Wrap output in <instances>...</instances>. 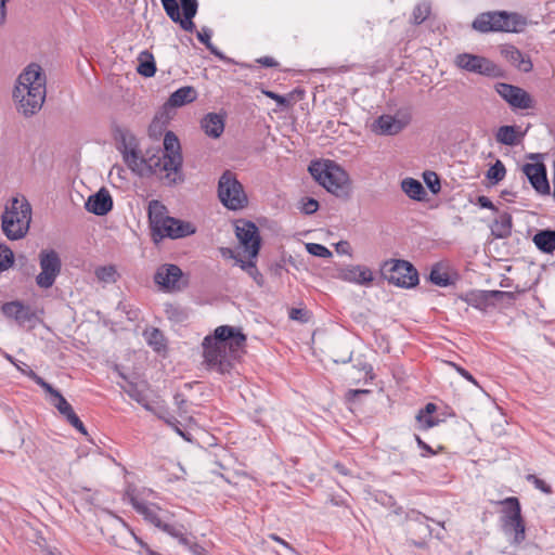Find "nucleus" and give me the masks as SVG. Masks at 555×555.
I'll list each match as a JSON object with an SVG mask.
<instances>
[{
  "label": "nucleus",
  "instance_id": "nucleus-1",
  "mask_svg": "<svg viewBox=\"0 0 555 555\" xmlns=\"http://www.w3.org/2000/svg\"><path fill=\"white\" fill-rule=\"evenodd\" d=\"M120 150L124 162L129 169L138 176H149L158 172H166L170 183H175L180 177L183 163L181 146L178 137L172 131H167L164 137V150L156 151L143 157L134 147L129 149L126 143Z\"/></svg>",
  "mask_w": 555,
  "mask_h": 555
},
{
  "label": "nucleus",
  "instance_id": "nucleus-2",
  "mask_svg": "<svg viewBox=\"0 0 555 555\" xmlns=\"http://www.w3.org/2000/svg\"><path fill=\"white\" fill-rule=\"evenodd\" d=\"M246 335L238 327L218 326L212 335L203 340L204 358L210 370L220 374L231 371L246 345Z\"/></svg>",
  "mask_w": 555,
  "mask_h": 555
},
{
  "label": "nucleus",
  "instance_id": "nucleus-3",
  "mask_svg": "<svg viewBox=\"0 0 555 555\" xmlns=\"http://www.w3.org/2000/svg\"><path fill=\"white\" fill-rule=\"evenodd\" d=\"M47 77L40 65L29 64L18 76L13 91L16 109L25 117L35 115L46 100Z\"/></svg>",
  "mask_w": 555,
  "mask_h": 555
},
{
  "label": "nucleus",
  "instance_id": "nucleus-4",
  "mask_svg": "<svg viewBox=\"0 0 555 555\" xmlns=\"http://www.w3.org/2000/svg\"><path fill=\"white\" fill-rule=\"evenodd\" d=\"M527 25V18L517 12L488 11L478 14L472 27L481 34L521 33Z\"/></svg>",
  "mask_w": 555,
  "mask_h": 555
},
{
  "label": "nucleus",
  "instance_id": "nucleus-5",
  "mask_svg": "<svg viewBox=\"0 0 555 555\" xmlns=\"http://www.w3.org/2000/svg\"><path fill=\"white\" fill-rule=\"evenodd\" d=\"M1 221L2 231L9 240L23 238L27 234L31 221L30 204L25 197H13L5 206Z\"/></svg>",
  "mask_w": 555,
  "mask_h": 555
},
{
  "label": "nucleus",
  "instance_id": "nucleus-6",
  "mask_svg": "<svg viewBox=\"0 0 555 555\" xmlns=\"http://www.w3.org/2000/svg\"><path fill=\"white\" fill-rule=\"evenodd\" d=\"M313 179L327 192L344 196L349 191L348 173L333 160H314L308 168Z\"/></svg>",
  "mask_w": 555,
  "mask_h": 555
},
{
  "label": "nucleus",
  "instance_id": "nucleus-7",
  "mask_svg": "<svg viewBox=\"0 0 555 555\" xmlns=\"http://www.w3.org/2000/svg\"><path fill=\"white\" fill-rule=\"evenodd\" d=\"M165 207L157 201L149 205V215L153 231L154 241L159 238H181L195 233V228L190 222H185L173 217L164 216Z\"/></svg>",
  "mask_w": 555,
  "mask_h": 555
},
{
  "label": "nucleus",
  "instance_id": "nucleus-8",
  "mask_svg": "<svg viewBox=\"0 0 555 555\" xmlns=\"http://www.w3.org/2000/svg\"><path fill=\"white\" fill-rule=\"evenodd\" d=\"M499 504L503 506L500 516L501 529L509 539L511 544L519 545L526 539V528L519 500L515 496H508L499 501Z\"/></svg>",
  "mask_w": 555,
  "mask_h": 555
},
{
  "label": "nucleus",
  "instance_id": "nucleus-9",
  "mask_svg": "<svg viewBox=\"0 0 555 555\" xmlns=\"http://www.w3.org/2000/svg\"><path fill=\"white\" fill-rule=\"evenodd\" d=\"M218 198L229 210H241L248 204L243 184L231 170H225L219 178Z\"/></svg>",
  "mask_w": 555,
  "mask_h": 555
},
{
  "label": "nucleus",
  "instance_id": "nucleus-10",
  "mask_svg": "<svg viewBox=\"0 0 555 555\" xmlns=\"http://www.w3.org/2000/svg\"><path fill=\"white\" fill-rule=\"evenodd\" d=\"M380 273L390 284L399 287L411 288L418 283L417 270L406 260H387L382 264Z\"/></svg>",
  "mask_w": 555,
  "mask_h": 555
},
{
  "label": "nucleus",
  "instance_id": "nucleus-11",
  "mask_svg": "<svg viewBox=\"0 0 555 555\" xmlns=\"http://www.w3.org/2000/svg\"><path fill=\"white\" fill-rule=\"evenodd\" d=\"M40 272L36 276V284L43 289L53 286L61 273L62 261L59 254L53 249H42L39 253Z\"/></svg>",
  "mask_w": 555,
  "mask_h": 555
},
{
  "label": "nucleus",
  "instance_id": "nucleus-12",
  "mask_svg": "<svg viewBox=\"0 0 555 555\" xmlns=\"http://www.w3.org/2000/svg\"><path fill=\"white\" fill-rule=\"evenodd\" d=\"M494 90L515 112L533 109L535 107V101L531 94L518 86L496 82Z\"/></svg>",
  "mask_w": 555,
  "mask_h": 555
},
{
  "label": "nucleus",
  "instance_id": "nucleus-13",
  "mask_svg": "<svg viewBox=\"0 0 555 555\" xmlns=\"http://www.w3.org/2000/svg\"><path fill=\"white\" fill-rule=\"evenodd\" d=\"M126 495L133 509L140 514L145 521L152 524L156 528L160 529L166 521L171 519L172 515L169 511L159 507L155 503L138 499L133 491L128 490Z\"/></svg>",
  "mask_w": 555,
  "mask_h": 555
},
{
  "label": "nucleus",
  "instance_id": "nucleus-14",
  "mask_svg": "<svg viewBox=\"0 0 555 555\" xmlns=\"http://www.w3.org/2000/svg\"><path fill=\"white\" fill-rule=\"evenodd\" d=\"M457 67L469 73L483 75L487 77H500L503 72L500 66L489 59L470 53H462L455 57Z\"/></svg>",
  "mask_w": 555,
  "mask_h": 555
},
{
  "label": "nucleus",
  "instance_id": "nucleus-15",
  "mask_svg": "<svg viewBox=\"0 0 555 555\" xmlns=\"http://www.w3.org/2000/svg\"><path fill=\"white\" fill-rule=\"evenodd\" d=\"M153 279L164 292H179L188 286V279L184 278L182 270L173 263L159 266Z\"/></svg>",
  "mask_w": 555,
  "mask_h": 555
},
{
  "label": "nucleus",
  "instance_id": "nucleus-16",
  "mask_svg": "<svg viewBox=\"0 0 555 555\" xmlns=\"http://www.w3.org/2000/svg\"><path fill=\"white\" fill-rule=\"evenodd\" d=\"M236 236L249 257L256 258L259 254L261 240L255 223L245 221L242 225H237Z\"/></svg>",
  "mask_w": 555,
  "mask_h": 555
},
{
  "label": "nucleus",
  "instance_id": "nucleus-17",
  "mask_svg": "<svg viewBox=\"0 0 555 555\" xmlns=\"http://www.w3.org/2000/svg\"><path fill=\"white\" fill-rule=\"evenodd\" d=\"M336 278L344 282L369 286L374 280V274L365 266L348 264L337 269Z\"/></svg>",
  "mask_w": 555,
  "mask_h": 555
},
{
  "label": "nucleus",
  "instance_id": "nucleus-18",
  "mask_svg": "<svg viewBox=\"0 0 555 555\" xmlns=\"http://www.w3.org/2000/svg\"><path fill=\"white\" fill-rule=\"evenodd\" d=\"M522 171L531 183L532 188L541 194L550 193V184L546 177V169L543 164H525Z\"/></svg>",
  "mask_w": 555,
  "mask_h": 555
},
{
  "label": "nucleus",
  "instance_id": "nucleus-19",
  "mask_svg": "<svg viewBox=\"0 0 555 555\" xmlns=\"http://www.w3.org/2000/svg\"><path fill=\"white\" fill-rule=\"evenodd\" d=\"M113 208V198L106 189H101L90 195L86 202V209L96 216H105Z\"/></svg>",
  "mask_w": 555,
  "mask_h": 555
},
{
  "label": "nucleus",
  "instance_id": "nucleus-20",
  "mask_svg": "<svg viewBox=\"0 0 555 555\" xmlns=\"http://www.w3.org/2000/svg\"><path fill=\"white\" fill-rule=\"evenodd\" d=\"M405 122L395 116L384 114L372 125V131L379 135H395L401 132Z\"/></svg>",
  "mask_w": 555,
  "mask_h": 555
},
{
  "label": "nucleus",
  "instance_id": "nucleus-21",
  "mask_svg": "<svg viewBox=\"0 0 555 555\" xmlns=\"http://www.w3.org/2000/svg\"><path fill=\"white\" fill-rule=\"evenodd\" d=\"M1 311L7 318L15 320L20 325H24L27 322H30L35 317L30 307L25 306L18 300L3 304Z\"/></svg>",
  "mask_w": 555,
  "mask_h": 555
},
{
  "label": "nucleus",
  "instance_id": "nucleus-22",
  "mask_svg": "<svg viewBox=\"0 0 555 555\" xmlns=\"http://www.w3.org/2000/svg\"><path fill=\"white\" fill-rule=\"evenodd\" d=\"M504 57L515 67L524 73L532 70V62L519 49L514 46H508L502 50Z\"/></svg>",
  "mask_w": 555,
  "mask_h": 555
},
{
  "label": "nucleus",
  "instance_id": "nucleus-23",
  "mask_svg": "<svg viewBox=\"0 0 555 555\" xmlns=\"http://www.w3.org/2000/svg\"><path fill=\"white\" fill-rule=\"evenodd\" d=\"M197 99V91L194 87L184 86L172 92L166 102V106L181 107L192 103Z\"/></svg>",
  "mask_w": 555,
  "mask_h": 555
},
{
  "label": "nucleus",
  "instance_id": "nucleus-24",
  "mask_svg": "<svg viewBox=\"0 0 555 555\" xmlns=\"http://www.w3.org/2000/svg\"><path fill=\"white\" fill-rule=\"evenodd\" d=\"M201 127L208 137L217 139L224 130V119L219 114L208 113L201 120Z\"/></svg>",
  "mask_w": 555,
  "mask_h": 555
},
{
  "label": "nucleus",
  "instance_id": "nucleus-25",
  "mask_svg": "<svg viewBox=\"0 0 555 555\" xmlns=\"http://www.w3.org/2000/svg\"><path fill=\"white\" fill-rule=\"evenodd\" d=\"M181 4L183 21H181V28L185 31L192 33L195 29L193 18L197 13V0H179Z\"/></svg>",
  "mask_w": 555,
  "mask_h": 555
},
{
  "label": "nucleus",
  "instance_id": "nucleus-26",
  "mask_svg": "<svg viewBox=\"0 0 555 555\" xmlns=\"http://www.w3.org/2000/svg\"><path fill=\"white\" fill-rule=\"evenodd\" d=\"M532 241L538 249L551 254L555 250V230H540L533 235Z\"/></svg>",
  "mask_w": 555,
  "mask_h": 555
},
{
  "label": "nucleus",
  "instance_id": "nucleus-27",
  "mask_svg": "<svg viewBox=\"0 0 555 555\" xmlns=\"http://www.w3.org/2000/svg\"><path fill=\"white\" fill-rule=\"evenodd\" d=\"M513 219L511 214L501 212L491 224V233L498 238H505L511 235Z\"/></svg>",
  "mask_w": 555,
  "mask_h": 555
},
{
  "label": "nucleus",
  "instance_id": "nucleus-28",
  "mask_svg": "<svg viewBox=\"0 0 555 555\" xmlns=\"http://www.w3.org/2000/svg\"><path fill=\"white\" fill-rule=\"evenodd\" d=\"M522 135L518 133L516 126H501L495 133V140L501 144L514 146L520 142Z\"/></svg>",
  "mask_w": 555,
  "mask_h": 555
},
{
  "label": "nucleus",
  "instance_id": "nucleus-29",
  "mask_svg": "<svg viewBox=\"0 0 555 555\" xmlns=\"http://www.w3.org/2000/svg\"><path fill=\"white\" fill-rule=\"evenodd\" d=\"M138 66L137 70L143 77L150 78L153 77L156 73V64L154 61V56L147 50L140 52L138 56Z\"/></svg>",
  "mask_w": 555,
  "mask_h": 555
},
{
  "label": "nucleus",
  "instance_id": "nucleus-30",
  "mask_svg": "<svg viewBox=\"0 0 555 555\" xmlns=\"http://www.w3.org/2000/svg\"><path fill=\"white\" fill-rule=\"evenodd\" d=\"M403 192L412 199L423 201L426 196V191L423 184L413 178H405L401 182Z\"/></svg>",
  "mask_w": 555,
  "mask_h": 555
},
{
  "label": "nucleus",
  "instance_id": "nucleus-31",
  "mask_svg": "<svg viewBox=\"0 0 555 555\" xmlns=\"http://www.w3.org/2000/svg\"><path fill=\"white\" fill-rule=\"evenodd\" d=\"M143 336L150 347L156 352H162L166 349V338L163 332L156 327L146 328Z\"/></svg>",
  "mask_w": 555,
  "mask_h": 555
},
{
  "label": "nucleus",
  "instance_id": "nucleus-32",
  "mask_svg": "<svg viewBox=\"0 0 555 555\" xmlns=\"http://www.w3.org/2000/svg\"><path fill=\"white\" fill-rule=\"evenodd\" d=\"M429 280L433 284L440 287H447L452 284V280L449 273L443 269V267L440 263H436L435 266H433L429 273Z\"/></svg>",
  "mask_w": 555,
  "mask_h": 555
},
{
  "label": "nucleus",
  "instance_id": "nucleus-33",
  "mask_svg": "<svg viewBox=\"0 0 555 555\" xmlns=\"http://www.w3.org/2000/svg\"><path fill=\"white\" fill-rule=\"evenodd\" d=\"M166 318L173 323H182L188 319V313L180 305L167 302L164 305Z\"/></svg>",
  "mask_w": 555,
  "mask_h": 555
},
{
  "label": "nucleus",
  "instance_id": "nucleus-34",
  "mask_svg": "<svg viewBox=\"0 0 555 555\" xmlns=\"http://www.w3.org/2000/svg\"><path fill=\"white\" fill-rule=\"evenodd\" d=\"M211 36H212V30L206 26L202 27V29L199 31H197V34H196L197 39L203 44H205V47L210 51L211 54H214L215 56H217L220 60H225L224 54L221 51H219L217 47H215L212 44Z\"/></svg>",
  "mask_w": 555,
  "mask_h": 555
},
{
  "label": "nucleus",
  "instance_id": "nucleus-35",
  "mask_svg": "<svg viewBox=\"0 0 555 555\" xmlns=\"http://www.w3.org/2000/svg\"><path fill=\"white\" fill-rule=\"evenodd\" d=\"M160 530L177 539L181 545H189V538L185 535L182 525L170 524L169 520L164 524Z\"/></svg>",
  "mask_w": 555,
  "mask_h": 555
},
{
  "label": "nucleus",
  "instance_id": "nucleus-36",
  "mask_svg": "<svg viewBox=\"0 0 555 555\" xmlns=\"http://www.w3.org/2000/svg\"><path fill=\"white\" fill-rule=\"evenodd\" d=\"M466 301L472 307L483 309L490 302V297L488 291H477L467 294Z\"/></svg>",
  "mask_w": 555,
  "mask_h": 555
},
{
  "label": "nucleus",
  "instance_id": "nucleus-37",
  "mask_svg": "<svg viewBox=\"0 0 555 555\" xmlns=\"http://www.w3.org/2000/svg\"><path fill=\"white\" fill-rule=\"evenodd\" d=\"M236 262L238 263V266L241 267L242 270L246 271L247 274L259 285V286H262L263 285V275L260 273V271L258 270L255 261L253 260H249V261H244L242 259H237Z\"/></svg>",
  "mask_w": 555,
  "mask_h": 555
},
{
  "label": "nucleus",
  "instance_id": "nucleus-38",
  "mask_svg": "<svg viewBox=\"0 0 555 555\" xmlns=\"http://www.w3.org/2000/svg\"><path fill=\"white\" fill-rule=\"evenodd\" d=\"M163 8L169 18L178 23L181 26V21H183V15L180 12V5L178 0H160Z\"/></svg>",
  "mask_w": 555,
  "mask_h": 555
},
{
  "label": "nucleus",
  "instance_id": "nucleus-39",
  "mask_svg": "<svg viewBox=\"0 0 555 555\" xmlns=\"http://www.w3.org/2000/svg\"><path fill=\"white\" fill-rule=\"evenodd\" d=\"M505 175L506 169L504 164L500 159H496L495 163L488 169L486 177L493 184H496L505 178Z\"/></svg>",
  "mask_w": 555,
  "mask_h": 555
},
{
  "label": "nucleus",
  "instance_id": "nucleus-40",
  "mask_svg": "<svg viewBox=\"0 0 555 555\" xmlns=\"http://www.w3.org/2000/svg\"><path fill=\"white\" fill-rule=\"evenodd\" d=\"M50 402L64 417L68 416L70 413L74 412L72 405L68 403V401L63 397L61 392H59L54 398H50Z\"/></svg>",
  "mask_w": 555,
  "mask_h": 555
},
{
  "label": "nucleus",
  "instance_id": "nucleus-41",
  "mask_svg": "<svg viewBox=\"0 0 555 555\" xmlns=\"http://www.w3.org/2000/svg\"><path fill=\"white\" fill-rule=\"evenodd\" d=\"M429 14H430V5L428 3H420L414 8V10L412 12L411 21L415 25H420L427 20Z\"/></svg>",
  "mask_w": 555,
  "mask_h": 555
},
{
  "label": "nucleus",
  "instance_id": "nucleus-42",
  "mask_svg": "<svg viewBox=\"0 0 555 555\" xmlns=\"http://www.w3.org/2000/svg\"><path fill=\"white\" fill-rule=\"evenodd\" d=\"M117 271L114 266H103L95 270V276L104 283H114L116 281Z\"/></svg>",
  "mask_w": 555,
  "mask_h": 555
},
{
  "label": "nucleus",
  "instance_id": "nucleus-43",
  "mask_svg": "<svg viewBox=\"0 0 555 555\" xmlns=\"http://www.w3.org/2000/svg\"><path fill=\"white\" fill-rule=\"evenodd\" d=\"M28 377L38 386H40L47 393H49L50 398H54L60 392L57 389H55L51 384L47 383L41 376H39L34 371L28 372Z\"/></svg>",
  "mask_w": 555,
  "mask_h": 555
},
{
  "label": "nucleus",
  "instance_id": "nucleus-44",
  "mask_svg": "<svg viewBox=\"0 0 555 555\" xmlns=\"http://www.w3.org/2000/svg\"><path fill=\"white\" fill-rule=\"evenodd\" d=\"M424 182L433 194H437L441 190L440 179L434 171H425L423 175Z\"/></svg>",
  "mask_w": 555,
  "mask_h": 555
},
{
  "label": "nucleus",
  "instance_id": "nucleus-45",
  "mask_svg": "<svg viewBox=\"0 0 555 555\" xmlns=\"http://www.w3.org/2000/svg\"><path fill=\"white\" fill-rule=\"evenodd\" d=\"M307 251L315 257L320 258H331L332 251L324 245L318 243H308L306 244Z\"/></svg>",
  "mask_w": 555,
  "mask_h": 555
},
{
  "label": "nucleus",
  "instance_id": "nucleus-46",
  "mask_svg": "<svg viewBox=\"0 0 555 555\" xmlns=\"http://www.w3.org/2000/svg\"><path fill=\"white\" fill-rule=\"evenodd\" d=\"M121 388L132 400L138 403H143L146 395L138 387L137 384L128 383L127 386H122Z\"/></svg>",
  "mask_w": 555,
  "mask_h": 555
},
{
  "label": "nucleus",
  "instance_id": "nucleus-47",
  "mask_svg": "<svg viewBox=\"0 0 555 555\" xmlns=\"http://www.w3.org/2000/svg\"><path fill=\"white\" fill-rule=\"evenodd\" d=\"M14 256L12 250L4 246L0 245V270H5L13 264Z\"/></svg>",
  "mask_w": 555,
  "mask_h": 555
},
{
  "label": "nucleus",
  "instance_id": "nucleus-48",
  "mask_svg": "<svg viewBox=\"0 0 555 555\" xmlns=\"http://www.w3.org/2000/svg\"><path fill=\"white\" fill-rule=\"evenodd\" d=\"M319 209V202L312 197H306L301 201L300 210L305 215H312Z\"/></svg>",
  "mask_w": 555,
  "mask_h": 555
},
{
  "label": "nucleus",
  "instance_id": "nucleus-49",
  "mask_svg": "<svg viewBox=\"0 0 555 555\" xmlns=\"http://www.w3.org/2000/svg\"><path fill=\"white\" fill-rule=\"evenodd\" d=\"M488 295L491 299L495 300H507L513 301L515 300V294L512 292H505V291H488Z\"/></svg>",
  "mask_w": 555,
  "mask_h": 555
},
{
  "label": "nucleus",
  "instance_id": "nucleus-50",
  "mask_svg": "<svg viewBox=\"0 0 555 555\" xmlns=\"http://www.w3.org/2000/svg\"><path fill=\"white\" fill-rule=\"evenodd\" d=\"M528 481L532 482L534 487L541 490L543 493L550 494L552 493V487L547 485L544 480L538 478L534 475H529L527 477Z\"/></svg>",
  "mask_w": 555,
  "mask_h": 555
},
{
  "label": "nucleus",
  "instance_id": "nucleus-51",
  "mask_svg": "<svg viewBox=\"0 0 555 555\" xmlns=\"http://www.w3.org/2000/svg\"><path fill=\"white\" fill-rule=\"evenodd\" d=\"M450 365L463 377L465 378L467 382L472 383L473 385H475L476 387L480 388L478 382L475 379V377L467 371L465 370L464 367H462L461 365L454 363V362H450Z\"/></svg>",
  "mask_w": 555,
  "mask_h": 555
},
{
  "label": "nucleus",
  "instance_id": "nucleus-52",
  "mask_svg": "<svg viewBox=\"0 0 555 555\" xmlns=\"http://www.w3.org/2000/svg\"><path fill=\"white\" fill-rule=\"evenodd\" d=\"M159 418H162L167 425H169L170 427L173 428V430L182 438H184L185 440H190L185 433L183 430L180 429V427L178 426L179 422L177 421V418L175 416H162L159 415L158 416Z\"/></svg>",
  "mask_w": 555,
  "mask_h": 555
},
{
  "label": "nucleus",
  "instance_id": "nucleus-53",
  "mask_svg": "<svg viewBox=\"0 0 555 555\" xmlns=\"http://www.w3.org/2000/svg\"><path fill=\"white\" fill-rule=\"evenodd\" d=\"M66 421L75 428L77 429L79 433L86 435L87 434V430H86V427L83 425V423L80 421V418L77 416V414L75 413V411L73 413H70L68 416L65 417Z\"/></svg>",
  "mask_w": 555,
  "mask_h": 555
},
{
  "label": "nucleus",
  "instance_id": "nucleus-54",
  "mask_svg": "<svg viewBox=\"0 0 555 555\" xmlns=\"http://www.w3.org/2000/svg\"><path fill=\"white\" fill-rule=\"evenodd\" d=\"M173 401H175V404L178 408V411H179L180 415H183V414H185L188 412V410H186L188 400L185 399L183 393L177 392L173 396Z\"/></svg>",
  "mask_w": 555,
  "mask_h": 555
},
{
  "label": "nucleus",
  "instance_id": "nucleus-55",
  "mask_svg": "<svg viewBox=\"0 0 555 555\" xmlns=\"http://www.w3.org/2000/svg\"><path fill=\"white\" fill-rule=\"evenodd\" d=\"M420 423L421 428L429 429L438 424V420H436L433 415L424 416L422 418H416Z\"/></svg>",
  "mask_w": 555,
  "mask_h": 555
},
{
  "label": "nucleus",
  "instance_id": "nucleus-56",
  "mask_svg": "<svg viewBox=\"0 0 555 555\" xmlns=\"http://www.w3.org/2000/svg\"><path fill=\"white\" fill-rule=\"evenodd\" d=\"M262 93L266 96L274 100L278 103V105H280V106H285L287 104V101H286V99L283 95H280V94L275 93L273 91L263 90Z\"/></svg>",
  "mask_w": 555,
  "mask_h": 555
},
{
  "label": "nucleus",
  "instance_id": "nucleus-57",
  "mask_svg": "<svg viewBox=\"0 0 555 555\" xmlns=\"http://www.w3.org/2000/svg\"><path fill=\"white\" fill-rule=\"evenodd\" d=\"M406 518L418 522L428 521L430 518L418 511L412 509L408 513Z\"/></svg>",
  "mask_w": 555,
  "mask_h": 555
},
{
  "label": "nucleus",
  "instance_id": "nucleus-58",
  "mask_svg": "<svg viewBox=\"0 0 555 555\" xmlns=\"http://www.w3.org/2000/svg\"><path fill=\"white\" fill-rule=\"evenodd\" d=\"M437 406L436 404L429 402L425 405L424 409H421L416 415V418H422L424 416L431 415L434 412H436Z\"/></svg>",
  "mask_w": 555,
  "mask_h": 555
},
{
  "label": "nucleus",
  "instance_id": "nucleus-59",
  "mask_svg": "<svg viewBox=\"0 0 555 555\" xmlns=\"http://www.w3.org/2000/svg\"><path fill=\"white\" fill-rule=\"evenodd\" d=\"M336 251L340 255L351 256V248L348 242L340 241L335 245Z\"/></svg>",
  "mask_w": 555,
  "mask_h": 555
},
{
  "label": "nucleus",
  "instance_id": "nucleus-60",
  "mask_svg": "<svg viewBox=\"0 0 555 555\" xmlns=\"http://www.w3.org/2000/svg\"><path fill=\"white\" fill-rule=\"evenodd\" d=\"M477 204L481 207V208H487V209H491V210H496L495 206L493 205V203L491 202V199L485 195H481V196H478L477 198Z\"/></svg>",
  "mask_w": 555,
  "mask_h": 555
},
{
  "label": "nucleus",
  "instance_id": "nucleus-61",
  "mask_svg": "<svg viewBox=\"0 0 555 555\" xmlns=\"http://www.w3.org/2000/svg\"><path fill=\"white\" fill-rule=\"evenodd\" d=\"M184 546L188 547L193 555H203V553L205 552V548L203 546H201L197 543L191 542L190 540L189 545Z\"/></svg>",
  "mask_w": 555,
  "mask_h": 555
},
{
  "label": "nucleus",
  "instance_id": "nucleus-62",
  "mask_svg": "<svg viewBox=\"0 0 555 555\" xmlns=\"http://www.w3.org/2000/svg\"><path fill=\"white\" fill-rule=\"evenodd\" d=\"M257 63H259L260 65H262L264 67H275V66H278V62L273 57H271V56H262V57L257 60Z\"/></svg>",
  "mask_w": 555,
  "mask_h": 555
},
{
  "label": "nucleus",
  "instance_id": "nucleus-63",
  "mask_svg": "<svg viewBox=\"0 0 555 555\" xmlns=\"http://www.w3.org/2000/svg\"><path fill=\"white\" fill-rule=\"evenodd\" d=\"M9 0H0V25L5 22L7 18V2Z\"/></svg>",
  "mask_w": 555,
  "mask_h": 555
},
{
  "label": "nucleus",
  "instance_id": "nucleus-64",
  "mask_svg": "<svg viewBox=\"0 0 555 555\" xmlns=\"http://www.w3.org/2000/svg\"><path fill=\"white\" fill-rule=\"evenodd\" d=\"M16 370L20 371L23 375L28 377V372L33 371L26 363L18 361L15 365Z\"/></svg>",
  "mask_w": 555,
  "mask_h": 555
}]
</instances>
